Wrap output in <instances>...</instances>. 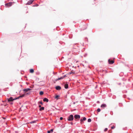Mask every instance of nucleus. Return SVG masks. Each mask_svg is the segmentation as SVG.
I'll return each instance as SVG.
<instances>
[{"mask_svg": "<svg viewBox=\"0 0 133 133\" xmlns=\"http://www.w3.org/2000/svg\"><path fill=\"white\" fill-rule=\"evenodd\" d=\"M67 120L69 121H71L74 120V116L72 114L69 115L67 117Z\"/></svg>", "mask_w": 133, "mask_h": 133, "instance_id": "obj_1", "label": "nucleus"}, {"mask_svg": "<svg viewBox=\"0 0 133 133\" xmlns=\"http://www.w3.org/2000/svg\"><path fill=\"white\" fill-rule=\"evenodd\" d=\"M14 100H14V98H13L12 97H10L9 98H7L5 101H7L8 102H13Z\"/></svg>", "mask_w": 133, "mask_h": 133, "instance_id": "obj_2", "label": "nucleus"}, {"mask_svg": "<svg viewBox=\"0 0 133 133\" xmlns=\"http://www.w3.org/2000/svg\"><path fill=\"white\" fill-rule=\"evenodd\" d=\"M86 120V118L84 117H82L80 119V123L82 124L84 123V121H85Z\"/></svg>", "mask_w": 133, "mask_h": 133, "instance_id": "obj_3", "label": "nucleus"}, {"mask_svg": "<svg viewBox=\"0 0 133 133\" xmlns=\"http://www.w3.org/2000/svg\"><path fill=\"white\" fill-rule=\"evenodd\" d=\"M74 117L76 119H77V120H79L80 118V116L78 114H76L74 116Z\"/></svg>", "mask_w": 133, "mask_h": 133, "instance_id": "obj_4", "label": "nucleus"}, {"mask_svg": "<svg viewBox=\"0 0 133 133\" xmlns=\"http://www.w3.org/2000/svg\"><path fill=\"white\" fill-rule=\"evenodd\" d=\"M12 5V2H10L9 3H6L5 4V6L6 7H9L11 6Z\"/></svg>", "mask_w": 133, "mask_h": 133, "instance_id": "obj_5", "label": "nucleus"}, {"mask_svg": "<svg viewBox=\"0 0 133 133\" xmlns=\"http://www.w3.org/2000/svg\"><path fill=\"white\" fill-rule=\"evenodd\" d=\"M34 0H30L26 4V5H30L34 1Z\"/></svg>", "mask_w": 133, "mask_h": 133, "instance_id": "obj_6", "label": "nucleus"}, {"mask_svg": "<svg viewBox=\"0 0 133 133\" xmlns=\"http://www.w3.org/2000/svg\"><path fill=\"white\" fill-rule=\"evenodd\" d=\"M55 89L58 90H59L61 89V87L59 85H57L55 87Z\"/></svg>", "mask_w": 133, "mask_h": 133, "instance_id": "obj_7", "label": "nucleus"}, {"mask_svg": "<svg viewBox=\"0 0 133 133\" xmlns=\"http://www.w3.org/2000/svg\"><path fill=\"white\" fill-rule=\"evenodd\" d=\"M31 89L30 88H27L26 89H23V91H24V92H28L29 91H30L31 90Z\"/></svg>", "mask_w": 133, "mask_h": 133, "instance_id": "obj_8", "label": "nucleus"}, {"mask_svg": "<svg viewBox=\"0 0 133 133\" xmlns=\"http://www.w3.org/2000/svg\"><path fill=\"white\" fill-rule=\"evenodd\" d=\"M24 95H21L20 96H19L17 97L16 98H14V100H16L18 99H19V98H22L24 96Z\"/></svg>", "mask_w": 133, "mask_h": 133, "instance_id": "obj_9", "label": "nucleus"}, {"mask_svg": "<svg viewBox=\"0 0 133 133\" xmlns=\"http://www.w3.org/2000/svg\"><path fill=\"white\" fill-rule=\"evenodd\" d=\"M60 96L59 95H55V99H56V100H58L60 99L59 97Z\"/></svg>", "mask_w": 133, "mask_h": 133, "instance_id": "obj_10", "label": "nucleus"}, {"mask_svg": "<svg viewBox=\"0 0 133 133\" xmlns=\"http://www.w3.org/2000/svg\"><path fill=\"white\" fill-rule=\"evenodd\" d=\"M108 62L110 64H112L114 63V61L113 60H111L110 59H109L108 60Z\"/></svg>", "mask_w": 133, "mask_h": 133, "instance_id": "obj_11", "label": "nucleus"}, {"mask_svg": "<svg viewBox=\"0 0 133 133\" xmlns=\"http://www.w3.org/2000/svg\"><path fill=\"white\" fill-rule=\"evenodd\" d=\"M107 107V105L105 103H103L102 104L101 106V107L102 108H104Z\"/></svg>", "mask_w": 133, "mask_h": 133, "instance_id": "obj_12", "label": "nucleus"}, {"mask_svg": "<svg viewBox=\"0 0 133 133\" xmlns=\"http://www.w3.org/2000/svg\"><path fill=\"white\" fill-rule=\"evenodd\" d=\"M63 79L62 77V76L61 77H60L59 78H57V79H55V81L54 82V83H56V82L58 80H60L61 79Z\"/></svg>", "mask_w": 133, "mask_h": 133, "instance_id": "obj_13", "label": "nucleus"}, {"mask_svg": "<svg viewBox=\"0 0 133 133\" xmlns=\"http://www.w3.org/2000/svg\"><path fill=\"white\" fill-rule=\"evenodd\" d=\"M43 101L44 102H48L49 101V99L46 97H44L43 98Z\"/></svg>", "mask_w": 133, "mask_h": 133, "instance_id": "obj_14", "label": "nucleus"}, {"mask_svg": "<svg viewBox=\"0 0 133 133\" xmlns=\"http://www.w3.org/2000/svg\"><path fill=\"white\" fill-rule=\"evenodd\" d=\"M64 88L65 89H68V88L69 86L67 83L66 84H64Z\"/></svg>", "mask_w": 133, "mask_h": 133, "instance_id": "obj_15", "label": "nucleus"}, {"mask_svg": "<svg viewBox=\"0 0 133 133\" xmlns=\"http://www.w3.org/2000/svg\"><path fill=\"white\" fill-rule=\"evenodd\" d=\"M54 129H52L50 130H48L47 131L48 133H52L53 132L54 130Z\"/></svg>", "mask_w": 133, "mask_h": 133, "instance_id": "obj_16", "label": "nucleus"}, {"mask_svg": "<svg viewBox=\"0 0 133 133\" xmlns=\"http://www.w3.org/2000/svg\"><path fill=\"white\" fill-rule=\"evenodd\" d=\"M44 109V107H42L39 109V110L40 111H41L42 110H43Z\"/></svg>", "mask_w": 133, "mask_h": 133, "instance_id": "obj_17", "label": "nucleus"}, {"mask_svg": "<svg viewBox=\"0 0 133 133\" xmlns=\"http://www.w3.org/2000/svg\"><path fill=\"white\" fill-rule=\"evenodd\" d=\"M34 72V69H30V72L31 73H33Z\"/></svg>", "mask_w": 133, "mask_h": 133, "instance_id": "obj_18", "label": "nucleus"}, {"mask_svg": "<svg viewBox=\"0 0 133 133\" xmlns=\"http://www.w3.org/2000/svg\"><path fill=\"white\" fill-rule=\"evenodd\" d=\"M38 104H41L42 105H43V103L41 101L38 102Z\"/></svg>", "mask_w": 133, "mask_h": 133, "instance_id": "obj_19", "label": "nucleus"}, {"mask_svg": "<svg viewBox=\"0 0 133 133\" xmlns=\"http://www.w3.org/2000/svg\"><path fill=\"white\" fill-rule=\"evenodd\" d=\"M39 94L40 95H42L44 94V92L43 91H40L39 92Z\"/></svg>", "mask_w": 133, "mask_h": 133, "instance_id": "obj_20", "label": "nucleus"}, {"mask_svg": "<svg viewBox=\"0 0 133 133\" xmlns=\"http://www.w3.org/2000/svg\"><path fill=\"white\" fill-rule=\"evenodd\" d=\"M36 121H37L36 120L32 121L31 122H30V123L31 124H32L36 123Z\"/></svg>", "mask_w": 133, "mask_h": 133, "instance_id": "obj_21", "label": "nucleus"}, {"mask_svg": "<svg viewBox=\"0 0 133 133\" xmlns=\"http://www.w3.org/2000/svg\"><path fill=\"white\" fill-rule=\"evenodd\" d=\"M72 34H70V35H69V38H72Z\"/></svg>", "mask_w": 133, "mask_h": 133, "instance_id": "obj_22", "label": "nucleus"}, {"mask_svg": "<svg viewBox=\"0 0 133 133\" xmlns=\"http://www.w3.org/2000/svg\"><path fill=\"white\" fill-rule=\"evenodd\" d=\"M101 111V109L99 108H98L97 109V111L98 112H100Z\"/></svg>", "mask_w": 133, "mask_h": 133, "instance_id": "obj_23", "label": "nucleus"}, {"mask_svg": "<svg viewBox=\"0 0 133 133\" xmlns=\"http://www.w3.org/2000/svg\"><path fill=\"white\" fill-rule=\"evenodd\" d=\"M91 121V120L90 118H89L88 120V122H90Z\"/></svg>", "mask_w": 133, "mask_h": 133, "instance_id": "obj_24", "label": "nucleus"}, {"mask_svg": "<svg viewBox=\"0 0 133 133\" xmlns=\"http://www.w3.org/2000/svg\"><path fill=\"white\" fill-rule=\"evenodd\" d=\"M39 5L38 4H36L35 5H34L32 6L33 7L37 6Z\"/></svg>", "mask_w": 133, "mask_h": 133, "instance_id": "obj_25", "label": "nucleus"}, {"mask_svg": "<svg viewBox=\"0 0 133 133\" xmlns=\"http://www.w3.org/2000/svg\"><path fill=\"white\" fill-rule=\"evenodd\" d=\"M75 74V72H72V71H71V72H70L69 73V74L70 75L71 74Z\"/></svg>", "mask_w": 133, "mask_h": 133, "instance_id": "obj_26", "label": "nucleus"}, {"mask_svg": "<svg viewBox=\"0 0 133 133\" xmlns=\"http://www.w3.org/2000/svg\"><path fill=\"white\" fill-rule=\"evenodd\" d=\"M116 98V97L115 95H114L112 97V98L114 99H115Z\"/></svg>", "mask_w": 133, "mask_h": 133, "instance_id": "obj_27", "label": "nucleus"}, {"mask_svg": "<svg viewBox=\"0 0 133 133\" xmlns=\"http://www.w3.org/2000/svg\"><path fill=\"white\" fill-rule=\"evenodd\" d=\"M115 128V126H113L111 127V128L112 129H114Z\"/></svg>", "mask_w": 133, "mask_h": 133, "instance_id": "obj_28", "label": "nucleus"}, {"mask_svg": "<svg viewBox=\"0 0 133 133\" xmlns=\"http://www.w3.org/2000/svg\"><path fill=\"white\" fill-rule=\"evenodd\" d=\"M63 77V78H64L67 77V76H66V75H65L63 76H62Z\"/></svg>", "mask_w": 133, "mask_h": 133, "instance_id": "obj_29", "label": "nucleus"}, {"mask_svg": "<svg viewBox=\"0 0 133 133\" xmlns=\"http://www.w3.org/2000/svg\"><path fill=\"white\" fill-rule=\"evenodd\" d=\"M108 130V129L107 128H105L104 130V131H105V132L106 131H107Z\"/></svg>", "mask_w": 133, "mask_h": 133, "instance_id": "obj_30", "label": "nucleus"}, {"mask_svg": "<svg viewBox=\"0 0 133 133\" xmlns=\"http://www.w3.org/2000/svg\"><path fill=\"white\" fill-rule=\"evenodd\" d=\"M87 53H86L85 54H84V56L85 57H86L87 56Z\"/></svg>", "mask_w": 133, "mask_h": 133, "instance_id": "obj_31", "label": "nucleus"}, {"mask_svg": "<svg viewBox=\"0 0 133 133\" xmlns=\"http://www.w3.org/2000/svg\"><path fill=\"white\" fill-rule=\"evenodd\" d=\"M9 102L11 105H12L13 104V102Z\"/></svg>", "mask_w": 133, "mask_h": 133, "instance_id": "obj_32", "label": "nucleus"}, {"mask_svg": "<svg viewBox=\"0 0 133 133\" xmlns=\"http://www.w3.org/2000/svg\"><path fill=\"white\" fill-rule=\"evenodd\" d=\"M110 114L111 115H113V112L112 111H111L110 112Z\"/></svg>", "mask_w": 133, "mask_h": 133, "instance_id": "obj_33", "label": "nucleus"}, {"mask_svg": "<svg viewBox=\"0 0 133 133\" xmlns=\"http://www.w3.org/2000/svg\"><path fill=\"white\" fill-rule=\"evenodd\" d=\"M65 126L64 125H61V127L62 128H64V127Z\"/></svg>", "mask_w": 133, "mask_h": 133, "instance_id": "obj_34", "label": "nucleus"}, {"mask_svg": "<svg viewBox=\"0 0 133 133\" xmlns=\"http://www.w3.org/2000/svg\"><path fill=\"white\" fill-rule=\"evenodd\" d=\"M87 27H86L85 28H82V30H85L86 29H87Z\"/></svg>", "mask_w": 133, "mask_h": 133, "instance_id": "obj_35", "label": "nucleus"}, {"mask_svg": "<svg viewBox=\"0 0 133 133\" xmlns=\"http://www.w3.org/2000/svg\"><path fill=\"white\" fill-rule=\"evenodd\" d=\"M30 92H28L27 93H26V95H29L30 94Z\"/></svg>", "mask_w": 133, "mask_h": 133, "instance_id": "obj_36", "label": "nucleus"}, {"mask_svg": "<svg viewBox=\"0 0 133 133\" xmlns=\"http://www.w3.org/2000/svg\"><path fill=\"white\" fill-rule=\"evenodd\" d=\"M63 118L62 117H61L60 118V119L61 120H62L63 119Z\"/></svg>", "mask_w": 133, "mask_h": 133, "instance_id": "obj_37", "label": "nucleus"}, {"mask_svg": "<svg viewBox=\"0 0 133 133\" xmlns=\"http://www.w3.org/2000/svg\"><path fill=\"white\" fill-rule=\"evenodd\" d=\"M74 120L75 121H78V120H77V119H76V118H75L74 119Z\"/></svg>", "mask_w": 133, "mask_h": 133, "instance_id": "obj_38", "label": "nucleus"}, {"mask_svg": "<svg viewBox=\"0 0 133 133\" xmlns=\"http://www.w3.org/2000/svg\"><path fill=\"white\" fill-rule=\"evenodd\" d=\"M85 39H86V41H88V38L87 37H85Z\"/></svg>", "mask_w": 133, "mask_h": 133, "instance_id": "obj_39", "label": "nucleus"}, {"mask_svg": "<svg viewBox=\"0 0 133 133\" xmlns=\"http://www.w3.org/2000/svg\"><path fill=\"white\" fill-rule=\"evenodd\" d=\"M2 118L3 119H6V117H2Z\"/></svg>", "mask_w": 133, "mask_h": 133, "instance_id": "obj_40", "label": "nucleus"}, {"mask_svg": "<svg viewBox=\"0 0 133 133\" xmlns=\"http://www.w3.org/2000/svg\"><path fill=\"white\" fill-rule=\"evenodd\" d=\"M38 107L39 108H40L41 107H42L41 105H38Z\"/></svg>", "mask_w": 133, "mask_h": 133, "instance_id": "obj_41", "label": "nucleus"}, {"mask_svg": "<svg viewBox=\"0 0 133 133\" xmlns=\"http://www.w3.org/2000/svg\"><path fill=\"white\" fill-rule=\"evenodd\" d=\"M127 128V127H125V128H123V130H124L125 129H126Z\"/></svg>", "mask_w": 133, "mask_h": 133, "instance_id": "obj_42", "label": "nucleus"}, {"mask_svg": "<svg viewBox=\"0 0 133 133\" xmlns=\"http://www.w3.org/2000/svg\"><path fill=\"white\" fill-rule=\"evenodd\" d=\"M70 123L72 125L73 124L72 122H71Z\"/></svg>", "mask_w": 133, "mask_h": 133, "instance_id": "obj_43", "label": "nucleus"}, {"mask_svg": "<svg viewBox=\"0 0 133 133\" xmlns=\"http://www.w3.org/2000/svg\"><path fill=\"white\" fill-rule=\"evenodd\" d=\"M56 29L57 30H59V29H58V27H57V28H56Z\"/></svg>", "mask_w": 133, "mask_h": 133, "instance_id": "obj_44", "label": "nucleus"}, {"mask_svg": "<svg viewBox=\"0 0 133 133\" xmlns=\"http://www.w3.org/2000/svg\"><path fill=\"white\" fill-rule=\"evenodd\" d=\"M73 104H75V102H73Z\"/></svg>", "mask_w": 133, "mask_h": 133, "instance_id": "obj_45", "label": "nucleus"}, {"mask_svg": "<svg viewBox=\"0 0 133 133\" xmlns=\"http://www.w3.org/2000/svg\"><path fill=\"white\" fill-rule=\"evenodd\" d=\"M82 64V66H84V64Z\"/></svg>", "mask_w": 133, "mask_h": 133, "instance_id": "obj_46", "label": "nucleus"}, {"mask_svg": "<svg viewBox=\"0 0 133 133\" xmlns=\"http://www.w3.org/2000/svg\"><path fill=\"white\" fill-rule=\"evenodd\" d=\"M73 22H74V23H76V22L75 21H73Z\"/></svg>", "mask_w": 133, "mask_h": 133, "instance_id": "obj_47", "label": "nucleus"}, {"mask_svg": "<svg viewBox=\"0 0 133 133\" xmlns=\"http://www.w3.org/2000/svg\"><path fill=\"white\" fill-rule=\"evenodd\" d=\"M81 131H84V130H81Z\"/></svg>", "mask_w": 133, "mask_h": 133, "instance_id": "obj_48", "label": "nucleus"}, {"mask_svg": "<svg viewBox=\"0 0 133 133\" xmlns=\"http://www.w3.org/2000/svg\"><path fill=\"white\" fill-rule=\"evenodd\" d=\"M30 87L31 88H33V87H31L30 86Z\"/></svg>", "mask_w": 133, "mask_h": 133, "instance_id": "obj_49", "label": "nucleus"}, {"mask_svg": "<svg viewBox=\"0 0 133 133\" xmlns=\"http://www.w3.org/2000/svg\"><path fill=\"white\" fill-rule=\"evenodd\" d=\"M21 74H23V73H22V72H21Z\"/></svg>", "mask_w": 133, "mask_h": 133, "instance_id": "obj_50", "label": "nucleus"}, {"mask_svg": "<svg viewBox=\"0 0 133 133\" xmlns=\"http://www.w3.org/2000/svg\"><path fill=\"white\" fill-rule=\"evenodd\" d=\"M25 78H27V77H26V76H25Z\"/></svg>", "mask_w": 133, "mask_h": 133, "instance_id": "obj_51", "label": "nucleus"}, {"mask_svg": "<svg viewBox=\"0 0 133 133\" xmlns=\"http://www.w3.org/2000/svg\"><path fill=\"white\" fill-rule=\"evenodd\" d=\"M119 106L120 107H121L122 106V105H119Z\"/></svg>", "mask_w": 133, "mask_h": 133, "instance_id": "obj_52", "label": "nucleus"}, {"mask_svg": "<svg viewBox=\"0 0 133 133\" xmlns=\"http://www.w3.org/2000/svg\"><path fill=\"white\" fill-rule=\"evenodd\" d=\"M128 67H129V65H127Z\"/></svg>", "mask_w": 133, "mask_h": 133, "instance_id": "obj_53", "label": "nucleus"}, {"mask_svg": "<svg viewBox=\"0 0 133 133\" xmlns=\"http://www.w3.org/2000/svg\"><path fill=\"white\" fill-rule=\"evenodd\" d=\"M97 103L98 102H99V101H97Z\"/></svg>", "mask_w": 133, "mask_h": 133, "instance_id": "obj_54", "label": "nucleus"}, {"mask_svg": "<svg viewBox=\"0 0 133 133\" xmlns=\"http://www.w3.org/2000/svg\"><path fill=\"white\" fill-rule=\"evenodd\" d=\"M20 86L21 87H22V85H20Z\"/></svg>", "mask_w": 133, "mask_h": 133, "instance_id": "obj_55", "label": "nucleus"}, {"mask_svg": "<svg viewBox=\"0 0 133 133\" xmlns=\"http://www.w3.org/2000/svg\"><path fill=\"white\" fill-rule=\"evenodd\" d=\"M26 83L27 84H28V83H27V82H26Z\"/></svg>", "mask_w": 133, "mask_h": 133, "instance_id": "obj_56", "label": "nucleus"}, {"mask_svg": "<svg viewBox=\"0 0 133 133\" xmlns=\"http://www.w3.org/2000/svg\"><path fill=\"white\" fill-rule=\"evenodd\" d=\"M59 42V43H60L61 44V42Z\"/></svg>", "mask_w": 133, "mask_h": 133, "instance_id": "obj_57", "label": "nucleus"}, {"mask_svg": "<svg viewBox=\"0 0 133 133\" xmlns=\"http://www.w3.org/2000/svg\"><path fill=\"white\" fill-rule=\"evenodd\" d=\"M53 74H54V72H53Z\"/></svg>", "mask_w": 133, "mask_h": 133, "instance_id": "obj_58", "label": "nucleus"}, {"mask_svg": "<svg viewBox=\"0 0 133 133\" xmlns=\"http://www.w3.org/2000/svg\"><path fill=\"white\" fill-rule=\"evenodd\" d=\"M21 90H20V91H19V93L20 92H21Z\"/></svg>", "mask_w": 133, "mask_h": 133, "instance_id": "obj_59", "label": "nucleus"}, {"mask_svg": "<svg viewBox=\"0 0 133 133\" xmlns=\"http://www.w3.org/2000/svg\"><path fill=\"white\" fill-rule=\"evenodd\" d=\"M57 122V121H56V122H55L56 123Z\"/></svg>", "mask_w": 133, "mask_h": 133, "instance_id": "obj_60", "label": "nucleus"}, {"mask_svg": "<svg viewBox=\"0 0 133 133\" xmlns=\"http://www.w3.org/2000/svg\"><path fill=\"white\" fill-rule=\"evenodd\" d=\"M78 67H79V65H78Z\"/></svg>", "mask_w": 133, "mask_h": 133, "instance_id": "obj_61", "label": "nucleus"}, {"mask_svg": "<svg viewBox=\"0 0 133 133\" xmlns=\"http://www.w3.org/2000/svg\"><path fill=\"white\" fill-rule=\"evenodd\" d=\"M76 110V109H74V110Z\"/></svg>", "mask_w": 133, "mask_h": 133, "instance_id": "obj_62", "label": "nucleus"}, {"mask_svg": "<svg viewBox=\"0 0 133 133\" xmlns=\"http://www.w3.org/2000/svg\"><path fill=\"white\" fill-rule=\"evenodd\" d=\"M121 84V83H119V84Z\"/></svg>", "mask_w": 133, "mask_h": 133, "instance_id": "obj_63", "label": "nucleus"}, {"mask_svg": "<svg viewBox=\"0 0 133 133\" xmlns=\"http://www.w3.org/2000/svg\"><path fill=\"white\" fill-rule=\"evenodd\" d=\"M111 132H111L110 133H111Z\"/></svg>", "mask_w": 133, "mask_h": 133, "instance_id": "obj_64", "label": "nucleus"}]
</instances>
